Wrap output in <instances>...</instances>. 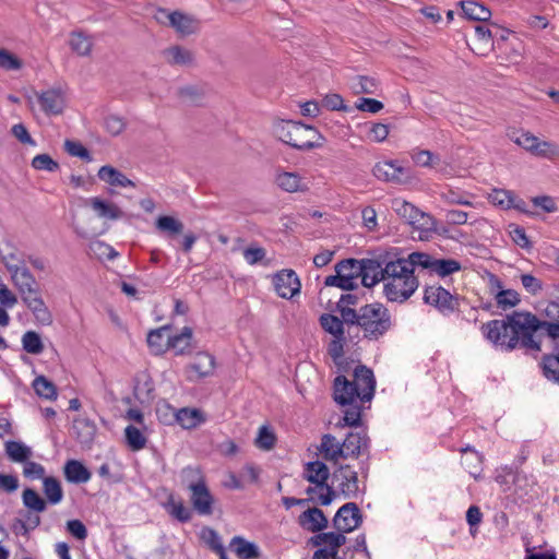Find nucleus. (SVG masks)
I'll return each instance as SVG.
<instances>
[{"label":"nucleus","mask_w":559,"mask_h":559,"mask_svg":"<svg viewBox=\"0 0 559 559\" xmlns=\"http://www.w3.org/2000/svg\"><path fill=\"white\" fill-rule=\"evenodd\" d=\"M547 320H539L531 312H513L506 319L491 320L481 326L485 337L506 350L518 346L540 350L543 336L552 342V353L544 355L540 367L544 377L559 384V304L549 302L545 309Z\"/></svg>","instance_id":"obj_1"},{"label":"nucleus","mask_w":559,"mask_h":559,"mask_svg":"<svg viewBox=\"0 0 559 559\" xmlns=\"http://www.w3.org/2000/svg\"><path fill=\"white\" fill-rule=\"evenodd\" d=\"M343 319L347 323L349 337H358L360 330L368 340H379L392 328L391 313L382 304H368L356 310H345Z\"/></svg>","instance_id":"obj_2"},{"label":"nucleus","mask_w":559,"mask_h":559,"mask_svg":"<svg viewBox=\"0 0 559 559\" xmlns=\"http://www.w3.org/2000/svg\"><path fill=\"white\" fill-rule=\"evenodd\" d=\"M383 294L391 302L403 304L408 300L419 286V281L412 270L403 263L402 257L392 252V259L384 269Z\"/></svg>","instance_id":"obj_3"},{"label":"nucleus","mask_w":559,"mask_h":559,"mask_svg":"<svg viewBox=\"0 0 559 559\" xmlns=\"http://www.w3.org/2000/svg\"><path fill=\"white\" fill-rule=\"evenodd\" d=\"M274 133L287 145L299 151H311L323 145L324 138L311 126L292 120H278L274 123Z\"/></svg>","instance_id":"obj_4"},{"label":"nucleus","mask_w":559,"mask_h":559,"mask_svg":"<svg viewBox=\"0 0 559 559\" xmlns=\"http://www.w3.org/2000/svg\"><path fill=\"white\" fill-rule=\"evenodd\" d=\"M302 477L313 485L325 487V493L319 495L321 506H329L332 503L336 497V491L328 484L330 471L325 463L321 461L306 463Z\"/></svg>","instance_id":"obj_5"},{"label":"nucleus","mask_w":559,"mask_h":559,"mask_svg":"<svg viewBox=\"0 0 559 559\" xmlns=\"http://www.w3.org/2000/svg\"><path fill=\"white\" fill-rule=\"evenodd\" d=\"M392 259V252L384 251L370 259L360 260V278L365 287H372L379 282H383L386 263Z\"/></svg>","instance_id":"obj_6"},{"label":"nucleus","mask_w":559,"mask_h":559,"mask_svg":"<svg viewBox=\"0 0 559 559\" xmlns=\"http://www.w3.org/2000/svg\"><path fill=\"white\" fill-rule=\"evenodd\" d=\"M424 301L437 308L442 314L448 316L459 309L460 298L452 295L441 286H427L424 293Z\"/></svg>","instance_id":"obj_7"},{"label":"nucleus","mask_w":559,"mask_h":559,"mask_svg":"<svg viewBox=\"0 0 559 559\" xmlns=\"http://www.w3.org/2000/svg\"><path fill=\"white\" fill-rule=\"evenodd\" d=\"M41 111L46 116L62 115L67 107L66 93L61 87H50L35 93Z\"/></svg>","instance_id":"obj_8"},{"label":"nucleus","mask_w":559,"mask_h":559,"mask_svg":"<svg viewBox=\"0 0 559 559\" xmlns=\"http://www.w3.org/2000/svg\"><path fill=\"white\" fill-rule=\"evenodd\" d=\"M362 522V515L355 502L342 506L333 518V526L341 533H350L358 528Z\"/></svg>","instance_id":"obj_9"},{"label":"nucleus","mask_w":559,"mask_h":559,"mask_svg":"<svg viewBox=\"0 0 559 559\" xmlns=\"http://www.w3.org/2000/svg\"><path fill=\"white\" fill-rule=\"evenodd\" d=\"M333 478L337 481V487L345 498H357L359 493L358 474L350 465H340L334 471Z\"/></svg>","instance_id":"obj_10"},{"label":"nucleus","mask_w":559,"mask_h":559,"mask_svg":"<svg viewBox=\"0 0 559 559\" xmlns=\"http://www.w3.org/2000/svg\"><path fill=\"white\" fill-rule=\"evenodd\" d=\"M273 285L277 295L290 299L299 294L301 284L293 270H282L273 277Z\"/></svg>","instance_id":"obj_11"},{"label":"nucleus","mask_w":559,"mask_h":559,"mask_svg":"<svg viewBox=\"0 0 559 559\" xmlns=\"http://www.w3.org/2000/svg\"><path fill=\"white\" fill-rule=\"evenodd\" d=\"M374 177L383 181L405 183L411 179L409 170L393 160L379 162L373 166Z\"/></svg>","instance_id":"obj_12"},{"label":"nucleus","mask_w":559,"mask_h":559,"mask_svg":"<svg viewBox=\"0 0 559 559\" xmlns=\"http://www.w3.org/2000/svg\"><path fill=\"white\" fill-rule=\"evenodd\" d=\"M361 394V403L372 400L376 390V379L370 368L359 365L354 370V380L350 381Z\"/></svg>","instance_id":"obj_13"},{"label":"nucleus","mask_w":559,"mask_h":559,"mask_svg":"<svg viewBox=\"0 0 559 559\" xmlns=\"http://www.w3.org/2000/svg\"><path fill=\"white\" fill-rule=\"evenodd\" d=\"M333 397L342 406L352 405L357 403L358 400L361 402V394L357 391V388L342 374L334 379Z\"/></svg>","instance_id":"obj_14"},{"label":"nucleus","mask_w":559,"mask_h":559,"mask_svg":"<svg viewBox=\"0 0 559 559\" xmlns=\"http://www.w3.org/2000/svg\"><path fill=\"white\" fill-rule=\"evenodd\" d=\"M190 502L199 515L209 516L214 512L215 498L211 493L207 484L190 491Z\"/></svg>","instance_id":"obj_15"},{"label":"nucleus","mask_w":559,"mask_h":559,"mask_svg":"<svg viewBox=\"0 0 559 559\" xmlns=\"http://www.w3.org/2000/svg\"><path fill=\"white\" fill-rule=\"evenodd\" d=\"M214 368V357L207 353H199L194 361L187 367V378L190 381H199L211 376Z\"/></svg>","instance_id":"obj_16"},{"label":"nucleus","mask_w":559,"mask_h":559,"mask_svg":"<svg viewBox=\"0 0 559 559\" xmlns=\"http://www.w3.org/2000/svg\"><path fill=\"white\" fill-rule=\"evenodd\" d=\"M156 19L159 22H164V20H167L169 25L181 35H190L195 31L194 20L191 16L178 11L168 12L166 10H159L156 15Z\"/></svg>","instance_id":"obj_17"},{"label":"nucleus","mask_w":559,"mask_h":559,"mask_svg":"<svg viewBox=\"0 0 559 559\" xmlns=\"http://www.w3.org/2000/svg\"><path fill=\"white\" fill-rule=\"evenodd\" d=\"M298 523L309 532L319 533L328 527L329 521L321 509L313 507L298 516Z\"/></svg>","instance_id":"obj_18"},{"label":"nucleus","mask_w":559,"mask_h":559,"mask_svg":"<svg viewBox=\"0 0 559 559\" xmlns=\"http://www.w3.org/2000/svg\"><path fill=\"white\" fill-rule=\"evenodd\" d=\"M343 459L358 457L369 447V437L366 432H349L342 442Z\"/></svg>","instance_id":"obj_19"},{"label":"nucleus","mask_w":559,"mask_h":559,"mask_svg":"<svg viewBox=\"0 0 559 559\" xmlns=\"http://www.w3.org/2000/svg\"><path fill=\"white\" fill-rule=\"evenodd\" d=\"M63 474L66 479L72 484H85L92 477L87 467L78 460H68L63 466Z\"/></svg>","instance_id":"obj_20"},{"label":"nucleus","mask_w":559,"mask_h":559,"mask_svg":"<svg viewBox=\"0 0 559 559\" xmlns=\"http://www.w3.org/2000/svg\"><path fill=\"white\" fill-rule=\"evenodd\" d=\"M87 203L100 218L115 221L123 216L121 209L112 202L94 197L88 199Z\"/></svg>","instance_id":"obj_21"},{"label":"nucleus","mask_w":559,"mask_h":559,"mask_svg":"<svg viewBox=\"0 0 559 559\" xmlns=\"http://www.w3.org/2000/svg\"><path fill=\"white\" fill-rule=\"evenodd\" d=\"M318 450L324 460L333 462L334 464L338 461V459H343L344 449L342 447V442H340L334 436L330 433L322 436Z\"/></svg>","instance_id":"obj_22"},{"label":"nucleus","mask_w":559,"mask_h":559,"mask_svg":"<svg viewBox=\"0 0 559 559\" xmlns=\"http://www.w3.org/2000/svg\"><path fill=\"white\" fill-rule=\"evenodd\" d=\"M72 428L76 440L83 445H90L97 431L94 421L85 417L74 419Z\"/></svg>","instance_id":"obj_23"},{"label":"nucleus","mask_w":559,"mask_h":559,"mask_svg":"<svg viewBox=\"0 0 559 559\" xmlns=\"http://www.w3.org/2000/svg\"><path fill=\"white\" fill-rule=\"evenodd\" d=\"M275 182L282 190L289 193L308 190L307 182L297 173H281L276 176Z\"/></svg>","instance_id":"obj_24"},{"label":"nucleus","mask_w":559,"mask_h":559,"mask_svg":"<svg viewBox=\"0 0 559 559\" xmlns=\"http://www.w3.org/2000/svg\"><path fill=\"white\" fill-rule=\"evenodd\" d=\"M179 481L180 486L189 491L206 484L205 476L198 466L183 467L179 473Z\"/></svg>","instance_id":"obj_25"},{"label":"nucleus","mask_w":559,"mask_h":559,"mask_svg":"<svg viewBox=\"0 0 559 559\" xmlns=\"http://www.w3.org/2000/svg\"><path fill=\"white\" fill-rule=\"evenodd\" d=\"M98 178L114 187H134V182L112 166H102L97 173Z\"/></svg>","instance_id":"obj_26"},{"label":"nucleus","mask_w":559,"mask_h":559,"mask_svg":"<svg viewBox=\"0 0 559 559\" xmlns=\"http://www.w3.org/2000/svg\"><path fill=\"white\" fill-rule=\"evenodd\" d=\"M156 229L168 238H175L183 231V223L170 215L158 216L155 221Z\"/></svg>","instance_id":"obj_27"},{"label":"nucleus","mask_w":559,"mask_h":559,"mask_svg":"<svg viewBox=\"0 0 559 559\" xmlns=\"http://www.w3.org/2000/svg\"><path fill=\"white\" fill-rule=\"evenodd\" d=\"M163 56L171 66H189L194 60L193 53L181 46H171L164 49Z\"/></svg>","instance_id":"obj_28"},{"label":"nucleus","mask_w":559,"mask_h":559,"mask_svg":"<svg viewBox=\"0 0 559 559\" xmlns=\"http://www.w3.org/2000/svg\"><path fill=\"white\" fill-rule=\"evenodd\" d=\"M230 549L239 559H258L260 557L259 548L255 544L247 542L240 536H235L230 542Z\"/></svg>","instance_id":"obj_29"},{"label":"nucleus","mask_w":559,"mask_h":559,"mask_svg":"<svg viewBox=\"0 0 559 559\" xmlns=\"http://www.w3.org/2000/svg\"><path fill=\"white\" fill-rule=\"evenodd\" d=\"M192 329L185 326L179 334L167 337V346L176 352V355H182L191 347Z\"/></svg>","instance_id":"obj_30"},{"label":"nucleus","mask_w":559,"mask_h":559,"mask_svg":"<svg viewBox=\"0 0 559 559\" xmlns=\"http://www.w3.org/2000/svg\"><path fill=\"white\" fill-rule=\"evenodd\" d=\"M461 7L465 16L473 21L486 22L491 16V12L487 7L472 0L462 1Z\"/></svg>","instance_id":"obj_31"},{"label":"nucleus","mask_w":559,"mask_h":559,"mask_svg":"<svg viewBox=\"0 0 559 559\" xmlns=\"http://www.w3.org/2000/svg\"><path fill=\"white\" fill-rule=\"evenodd\" d=\"M43 491L46 501L50 504H58L63 499V490L60 481L53 476H47L43 479Z\"/></svg>","instance_id":"obj_32"},{"label":"nucleus","mask_w":559,"mask_h":559,"mask_svg":"<svg viewBox=\"0 0 559 559\" xmlns=\"http://www.w3.org/2000/svg\"><path fill=\"white\" fill-rule=\"evenodd\" d=\"M170 326L164 325L159 329L152 330L147 334V345L152 349L154 354H160L165 350L167 346V337L170 336L169 332Z\"/></svg>","instance_id":"obj_33"},{"label":"nucleus","mask_w":559,"mask_h":559,"mask_svg":"<svg viewBox=\"0 0 559 559\" xmlns=\"http://www.w3.org/2000/svg\"><path fill=\"white\" fill-rule=\"evenodd\" d=\"M174 416L176 421L185 429L195 428L204 420L199 409L181 408Z\"/></svg>","instance_id":"obj_34"},{"label":"nucleus","mask_w":559,"mask_h":559,"mask_svg":"<svg viewBox=\"0 0 559 559\" xmlns=\"http://www.w3.org/2000/svg\"><path fill=\"white\" fill-rule=\"evenodd\" d=\"M320 324L324 331L334 337H344L345 335L344 325H347V323L342 317L338 318L330 313H324L320 317Z\"/></svg>","instance_id":"obj_35"},{"label":"nucleus","mask_w":559,"mask_h":559,"mask_svg":"<svg viewBox=\"0 0 559 559\" xmlns=\"http://www.w3.org/2000/svg\"><path fill=\"white\" fill-rule=\"evenodd\" d=\"M402 260L403 263H405L407 267L412 270L413 274H415L416 267L431 272L435 258L428 253L416 251L409 253L406 258L402 257Z\"/></svg>","instance_id":"obj_36"},{"label":"nucleus","mask_w":559,"mask_h":559,"mask_svg":"<svg viewBox=\"0 0 559 559\" xmlns=\"http://www.w3.org/2000/svg\"><path fill=\"white\" fill-rule=\"evenodd\" d=\"M11 280L15 287L17 288L19 294L25 290L28 292L29 289L39 286L35 276L26 266L11 274Z\"/></svg>","instance_id":"obj_37"},{"label":"nucleus","mask_w":559,"mask_h":559,"mask_svg":"<svg viewBox=\"0 0 559 559\" xmlns=\"http://www.w3.org/2000/svg\"><path fill=\"white\" fill-rule=\"evenodd\" d=\"M165 509L169 515L180 523H187L192 519V511L187 508L182 501H176L173 495L169 496L165 503Z\"/></svg>","instance_id":"obj_38"},{"label":"nucleus","mask_w":559,"mask_h":559,"mask_svg":"<svg viewBox=\"0 0 559 559\" xmlns=\"http://www.w3.org/2000/svg\"><path fill=\"white\" fill-rule=\"evenodd\" d=\"M25 508L35 513H41L47 509V501L33 488H26L22 492Z\"/></svg>","instance_id":"obj_39"},{"label":"nucleus","mask_w":559,"mask_h":559,"mask_svg":"<svg viewBox=\"0 0 559 559\" xmlns=\"http://www.w3.org/2000/svg\"><path fill=\"white\" fill-rule=\"evenodd\" d=\"M5 452L13 462L24 463L32 456V450L20 441H7Z\"/></svg>","instance_id":"obj_40"},{"label":"nucleus","mask_w":559,"mask_h":559,"mask_svg":"<svg viewBox=\"0 0 559 559\" xmlns=\"http://www.w3.org/2000/svg\"><path fill=\"white\" fill-rule=\"evenodd\" d=\"M33 388L38 396L50 401L57 400V388L45 376L36 377L33 381Z\"/></svg>","instance_id":"obj_41"},{"label":"nucleus","mask_w":559,"mask_h":559,"mask_svg":"<svg viewBox=\"0 0 559 559\" xmlns=\"http://www.w3.org/2000/svg\"><path fill=\"white\" fill-rule=\"evenodd\" d=\"M394 210L401 217L405 218L408 224H416L419 222V217L424 216L423 212L406 201H394Z\"/></svg>","instance_id":"obj_42"},{"label":"nucleus","mask_w":559,"mask_h":559,"mask_svg":"<svg viewBox=\"0 0 559 559\" xmlns=\"http://www.w3.org/2000/svg\"><path fill=\"white\" fill-rule=\"evenodd\" d=\"M378 81L367 75H357L352 80L350 87L356 94H374L378 90Z\"/></svg>","instance_id":"obj_43"},{"label":"nucleus","mask_w":559,"mask_h":559,"mask_svg":"<svg viewBox=\"0 0 559 559\" xmlns=\"http://www.w3.org/2000/svg\"><path fill=\"white\" fill-rule=\"evenodd\" d=\"M27 308L32 311L38 323L43 325H50L52 323V314L46 306L43 297L33 300L31 306H27Z\"/></svg>","instance_id":"obj_44"},{"label":"nucleus","mask_w":559,"mask_h":559,"mask_svg":"<svg viewBox=\"0 0 559 559\" xmlns=\"http://www.w3.org/2000/svg\"><path fill=\"white\" fill-rule=\"evenodd\" d=\"M461 270V263L454 259H436L430 273L441 277L449 276Z\"/></svg>","instance_id":"obj_45"},{"label":"nucleus","mask_w":559,"mask_h":559,"mask_svg":"<svg viewBox=\"0 0 559 559\" xmlns=\"http://www.w3.org/2000/svg\"><path fill=\"white\" fill-rule=\"evenodd\" d=\"M360 260L345 259L335 264L334 269L340 270L342 273L350 277L356 288L358 287V280L360 278Z\"/></svg>","instance_id":"obj_46"},{"label":"nucleus","mask_w":559,"mask_h":559,"mask_svg":"<svg viewBox=\"0 0 559 559\" xmlns=\"http://www.w3.org/2000/svg\"><path fill=\"white\" fill-rule=\"evenodd\" d=\"M23 349L32 355H39L44 352V344L40 335L35 331H27L22 336Z\"/></svg>","instance_id":"obj_47"},{"label":"nucleus","mask_w":559,"mask_h":559,"mask_svg":"<svg viewBox=\"0 0 559 559\" xmlns=\"http://www.w3.org/2000/svg\"><path fill=\"white\" fill-rule=\"evenodd\" d=\"M124 437L128 447L132 451H139L145 448L146 445V438L141 432V430L132 425H129L124 429Z\"/></svg>","instance_id":"obj_48"},{"label":"nucleus","mask_w":559,"mask_h":559,"mask_svg":"<svg viewBox=\"0 0 559 559\" xmlns=\"http://www.w3.org/2000/svg\"><path fill=\"white\" fill-rule=\"evenodd\" d=\"M2 262L10 274L26 266L23 255L13 247H10L8 252L2 253Z\"/></svg>","instance_id":"obj_49"},{"label":"nucleus","mask_w":559,"mask_h":559,"mask_svg":"<svg viewBox=\"0 0 559 559\" xmlns=\"http://www.w3.org/2000/svg\"><path fill=\"white\" fill-rule=\"evenodd\" d=\"M497 306L502 310H508L518 306L521 301L520 295L514 289L499 290L495 297Z\"/></svg>","instance_id":"obj_50"},{"label":"nucleus","mask_w":559,"mask_h":559,"mask_svg":"<svg viewBox=\"0 0 559 559\" xmlns=\"http://www.w3.org/2000/svg\"><path fill=\"white\" fill-rule=\"evenodd\" d=\"M70 46L73 51L80 56H88L92 50V40L83 33H72L70 37Z\"/></svg>","instance_id":"obj_51"},{"label":"nucleus","mask_w":559,"mask_h":559,"mask_svg":"<svg viewBox=\"0 0 559 559\" xmlns=\"http://www.w3.org/2000/svg\"><path fill=\"white\" fill-rule=\"evenodd\" d=\"M533 155L547 159H555L559 157V146L554 142L540 141L537 138Z\"/></svg>","instance_id":"obj_52"},{"label":"nucleus","mask_w":559,"mask_h":559,"mask_svg":"<svg viewBox=\"0 0 559 559\" xmlns=\"http://www.w3.org/2000/svg\"><path fill=\"white\" fill-rule=\"evenodd\" d=\"M412 158L415 164L423 167L435 168L440 163V157L428 150H415L412 153Z\"/></svg>","instance_id":"obj_53"},{"label":"nucleus","mask_w":559,"mask_h":559,"mask_svg":"<svg viewBox=\"0 0 559 559\" xmlns=\"http://www.w3.org/2000/svg\"><path fill=\"white\" fill-rule=\"evenodd\" d=\"M335 275H330L325 277V286H334L344 290H353L356 288L354 282H350L349 276L345 275L340 270H335Z\"/></svg>","instance_id":"obj_54"},{"label":"nucleus","mask_w":559,"mask_h":559,"mask_svg":"<svg viewBox=\"0 0 559 559\" xmlns=\"http://www.w3.org/2000/svg\"><path fill=\"white\" fill-rule=\"evenodd\" d=\"M276 441V437L272 430H270L266 426H262L259 429L258 436L255 438V445L264 451H270L274 448Z\"/></svg>","instance_id":"obj_55"},{"label":"nucleus","mask_w":559,"mask_h":559,"mask_svg":"<svg viewBox=\"0 0 559 559\" xmlns=\"http://www.w3.org/2000/svg\"><path fill=\"white\" fill-rule=\"evenodd\" d=\"M32 166L37 170H47L50 173L59 169V164L48 154H38L32 160Z\"/></svg>","instance_id":"obj_56"},{"label":"nucleus","mask_w":559,"mask_h":559,"mask_svg":"<svg viewBox=\"0 0 559 559\" xmlns=\"http://www.w3.org/2000/svg\"><path fill=\"white\" fill-rule=\"evenodd\" d=\"M201 537L214 552H222L224 546L222 544L219 535L215 530L204 527L201 532Z\"/></svg>","instance_id":"obj_57"},{"label":"nucleus","mask_w":559,"mask_h":559,"mask_svg":"<svg viewBox=\"0 0 559 559\" xmlns=\"http://www.w3.org/2000/svg\"><path fill=\"white\" fill-rule=\"evenodd\" d=\"M348 407L344 412V425L348 427H357L360 425L361 419V407L357 403L347 405Z\"/></svg>","instance_id":"obj_58"},{"label":"nucleus","mask_w":559,"mask_h":559,"mask_svg":"<svg viewBox=\"0 0 559 559\" xmlns=\"http://www.w3.org/2000/svg\"><path fill=\"white\" fill-rule=\"evenodd\" d=\"M64 150L71 156L80 157V158L85 159L87 162L92 160V156H91L88 150L85 148L78 141L66 140V142H64Z\"/></svg>","instance_id":"obj_59"},{"label":"nucleus","mask_w":559,"mask_h":559,"mask_svg":"<svg viewBox=\"0 0 559 559\" xmlns=\"http://www.w3.org/2000/svg\"><path fill=\"white\" fill-rule=\"evenodd\" d=\"M355 107L365 112L377 114L383 109V104L374 98L360 97L355 103Z\"/></svg>","instance_id":"obj_60"},{"label":"nucleus","mask_w":559,"mask_h":559,"mask_svg":"<svg viewBox=\"0 0 559 559\" xmlns=\"http://www.w3.org/2000/svg\"><path fill=\"white\" fill-rule=\"evenodd\" d=\"M511 139L520 146H522L524 150L533 154L535 143L537 141V136L533 135L530 132H521L516 134L513 132L511 135Z\"/></svg>","instance_id":"obj_61"},{"label":"nucleus","mask_w":559,"mask_h":559,"mask_svg":"<svg viewBox=\"0 0 559 559\" xmlns=\"http://www.w3.org/2000/svg\"><path fill=\"white\" fill-rule=\"evenodd\" d=\"M104 127L111 135H119L126 128L124 120L115 115H109L104 120Z\"/></svg>","instance_id":"obj_62"},{"label":"nucleus","mask_w":559,"mask_h":559,"mask_svg":"<svg viewBox=\"0 0 559 559\" xmlns=\"http://www.w3.org/2000/svg\"><path fill=\"white\" fill-rule=\"evenodd\" d=\"M0 68L8 71L20 70L22 61L13 53L2 49L0 50Z\"/></svg>","instance_id":"obj_63"},{"label":"nucleus","mask_w":559,"mask_h":559,"mask_svg":"<svg viewBox=\"0 0 559 559\" xmlns=\"http://www.w3.org/2000/svg\"><path fill=\"white\" fill-rule=\"evenodd\" d=\"M513 195L514 193L512 191L496 189L490 194V199L493 204L503 206L506 209H511Z\"/></svg>","instance_id":"obj_64"}]
</instances>
